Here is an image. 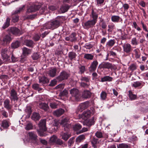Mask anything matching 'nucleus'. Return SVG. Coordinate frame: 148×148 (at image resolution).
I'll return each mask as SVG.
<instances>
[{"mask_svg":"<svg viewBox=\"0 0 148 148\" xmlns=\"http://www.w3.org/2000/svg\"><path fill=\"white\" fill-rule=\"evenodd\" d=\"M60 21L57 20L46 23L43 26L44 29L53 30L58 27L60 25Z\"/></svg>","mask_w":148,"mask_h":148,"instance_id":"f257e3e1","label":"nucleus"},{"mask_svg":"<svg viewBox=\"0 0 148 148\" xmlns=\"http://www.w3.org/2000/svg\"><path fill=\"white\" fill-rule=\"evenodd\" d=\"M39 129L37 130V131L40 136H44L43 132L46 131L47 128L46 126V120H41L39 124Z\"/></svg>","mask_w":148,"mask_h":148,"instance_id":"f03ea898","label":"nucleus"},{"mask_svg":"<svg viewBox=\"0 0 148 148\" xmlns=\"http://www.w3.org/2000/svg\"><path fill=\"white\" fill-rule=\"evenodd\" d=\"M8 52L7 48L2 49L1 55L2 60H1V64L5 63L10 59V57L8 54Z\"/></svg>","mask_w":148,"mask_h":148,"instance_id":"7ed1b4c3","label":"nucleus"},{"mask_svg":"<svg viewBox=\"0 0 148 148\" xmlns=\"http://www.w3.org/2000/svg\"><path fill=\"white\" fill-rule=\"evenodd\" d=\"M23 53L21 58L20 61L21 62H24L26 60V56L30 54L32 52L31 49L24 47L22 49Z\"/></svg>","mask_w":148,"mask_h":148,"instance_id":"20e7f679","label":"nucleus"},{"mask_svg":"<svg viewBox=\"0 0 148 148\" xmlns=\"http://www.w3.org/2000/svg\"><path fill=\"white\" fill-rule=\"evenodd\" d=\"M69 74L64 71H62L59 76L56 77L57 80L60 82L63 80L67 79L69 77Z\"/></svg>","mask_w":148,"mask_h":148,"instance_id":"39448f33","label":"nucleus"},{"mask_svg":"<svg viewBox=\"0 0 148 148\" xmlns=\"http://www.w3.org/2000/svg\"><path fill=\"white\" fill-rule=\"evenodd\" d=\"M69 119L67 118H65L61 121L60 124L64 127V130L66 131H68L69 128L71 127V124L69 123Z\"/></svg>","mask_w":148,"mask_h":148,"instance_id":"423d86ee","label":"nucleus"},{"mask_svg":"<svg viewBox=\"0 0 148 148\" xmlns=\"http://www.w3.org/2000/svg\"><path fill=\"white\" fill-rule=\"evenodd\" d=\"M97 22L92 19L89 20L83 23L82 26L84 29H88L90 28H92L95 25Z\"/></svg>","mask_w":148,"mask_h":148,"instance_id":"0eeeda50","label":"nucleus"},{"mask_svg":"<svg viewBox=\"0 0 148 148\" xmlns=\"http://www.w3.org/2000/svg\"><path fill=\"white\" fill-rule=\"evenodd\" d=\"M69 91L72 96L75 97L76 100L78 101L79 100V92L78 90L76 88H73L71 89Z\"/></svg>","mask_w":148,"mask_h":148,"instance_id":"6e6552de","label":"nucleus"},{"mask_svg":"<svg viewBox=\"0 0 148 148\" xmlns=\"http://www.w3.org/2000/svg\"><path fill=\"white\" fill-rule=\"evenodd\" d=\"M39 108L43 110L45 112L47 113H51L52 110L49 108L48 104L45 103L41 102L39 103L38 105Z\"/></svg>","mask_w":148,"mask_h":148,"instance_id":"1a4fd4ad","label":"nucleus"},{"mask_svg":"<svg viewBox=\"0 0 148 148\" xmlns=\"http://www.w3.org/2000/svg\"><path fill=\"white\" fill-rule=\"evenodd\" d=\"M8 33H11L15 35H20L21 34L20 30L18 28L14 27H10L7 30Z\"/></svg>","mask_w":148,"mask_h":148,"instance_id":"9d476101","label":"nucleus"},{"mask_svg":"<svg viewBox=\"0 0 148 148\" xmlns=\"http://www.w3.org/2000/svg\"><path fill=\"white\" fill-rule=\"evenodd\" d=\"M28 135L30 139L32 140V142L36 145L38 144V136L34 132H29Z\"/></svg>","mask_w":148,"mask_h":148,"instance_id":"9b49d317","label":"nucleus"},{"mask_svg":"<svg viewBox=\"0 0 148 148\" xmlns=\"http://www.w3.org/2000/svg\"><path fill=\"white\" fill-rule=\"evenodd\" d=\"M88 102H86L83 103H81L77 109L76 113L77 114L79 112H81L83 110L87 108L88 107Z\"/></svg>","mask_w":148,"mask_h":148,"instance_id":"f8f14e48","label":"nucleus"},{"mask_svg":"<svg viewBox=\"0 0 148 148\" xmlns=\"http://www.w3.org/2000/svg\"><path fill=\"white\" fill-rule=\"evenodd\" d=\"M114 67V66L112 64L108 62H103L100 64L99 66V68L100 69H112Z\"/></svg>","mask_w":148,"mask_h":148,"instance_id":"ddd939ff","label":"nucleus"},{"mask_svg":"<svg viewBox=\"0 0 148 148\" xmlns=\"http://www.w3.org/2000/svg\"><path fill=\"white\" fill-rule=\"evenodd\" d=\"M10 98L11 101H17L18 100L17 93L14 89H12L10 92Z\"/></svg>","mask_w":148,"mask_h":148,"instance_id":"4468645a","label":"nucleus"},{"mask_svg":"<svg viewBox=\"0 0 148 148\" xmlns=\"http://www.w3.org/2000/svg\"><path fill=\"white\" fill-rule=\"evenodd\" d=\"M123 47L124 52L127 54H130L133 50L131 45L128 43L124 44Z\"/></svg>","mask_w":148,"mask_h":148,"instance_id":"2eb2a0df","label":"nucleus"},{"mask_svg":"<svg viewBox=\"0 0 148 148\" xmlns=\"http://www.w3.org/2000/svg\"><path fill=\"white\" fill-rule=\"evenodd\" d=\"M76 34L75 32L71 33L69 36L65 38V40L66 41H70L71 42H75L77 40V38L76 37Z\"/></svg>","mask_w":148,"mask_h":148,"instance_id":"dca6fc26","label":"nucleus"},{"mask_svg":"<svg viewBox=\"0 0 148 148\" xmlns=\"http://www.w3.org/2000/svg\"><path fill=\"white\" fill-rule=\"evenodd\" d=\"M98 62L97 60L93 61L91 63L90 67L89 68V71L92 72L96 70L97 66L98 65Z\"/></svg>","mask_w":148,"mask_h":148,"instance_id":"f3484780","label":"nucleus"},{"mask_svg":"<svg viewBox=\"0 0 148 148\" xmlns=\"http://www.w3.org/2000/svg\"><path fill=\"white\" fill-rule=\"evenodd\" d=\"M91 112L90 111H87L84 112L81 115H79V118H82L86 120L89 118L90 116Z\"/></svg>","mask_w":148,"mask_h":148,"instance_id":"a211bd4d","label":"nucleus"},{"mask_svg":"<svg viewBox=\"0 0 148 148\" xmlns=\"http://www.w3.org/2000/svg\"><path fill=\"white\" fill-rule=\"evenodd\" d=\"M91 94L92 93L90 91L85 90L83 92L82 97L83 98L85 99L89 98L90 97Z\"/></svg>","mask_w":148,"mask_h":148,"instance_id":"6ab92c4d","label":"nucleus"},{"mask_svg":"<svg viewBox=\"0 0 148 148\" xmlns=\"http://www.w3.org/2000/svg\"><path fill=\"white\" fill-rule=\"evenodd\" d=\"M38 79L39 83H41L42 85L47 84L49 82V79L45 76L39 77Z\"/></svg>","mask_w":148,"mask_h":148,"instance_id":"aec40b11","label":"nucleus"},{"mask_svg":"<svg viewBox=\"0 0 148 148\" xmlns=\"http://www.w3.org/2000/svg\"><path fill=\"white\" fill-rule=\"evenodd\" d=\"M64 112L65 111L63 109L60 108L55 111L53 114L54 115L57 117H59L63 114Z\"/></svg>","mask_w":148,"mask_h":148,"instance_id":"412c9836","label":"nucleus"},{"mask_svg":"<svg viewBox=\"0 0 148 148\" xmlns=\"http://www.w3.org/2000/svg\"><path fill=\"white\" fill-rule=\"evenodd\" d=\"M57 69L56 68L51 69L48 72V75L51 77H54L57 75Z\"/></svg>","mask_w":148,"mask_h":148,"instance_id":"4be33fe9","label":"nucleus"},{"mask_svg":"<svg viewBox=\"0 0 148 148\" xmlns=\"http://www.w3.org/2000/svg\"><path fill=\"white\" fill-rule=\"evenodd\" d=\"M61 138L65 141H66L71 136V134L68 132L62 133L61 135Z\"/></svg>","mask_w":148,"mask_h":148,"instance_id":"5701e85b","label":"nucleus"},{"mask_svg":"<svg viewBox=\"0 0 148 148\" xmlns=\"http://www.w3.org/2000/svg\"><path fill=\"white\" fill-rule=\"evenodd\" d=\"M21 45V42L18 40L14 42L11 44V47L13 49H16L18 48Z\"/></svg>","mask_w":148,"mask_h":148,"instance_id":"b1692460","label":"nucleus"},{"mask_svg":"<svg viewBox=\"0 0 148 148\" xmlns=\"http://www.w3.org/2000/svg\"><path fill=\"white\" fill-rule=\"evenodd\" d=\"M76 56V53L73 51L70 52L68 53V58L71 61H72L73 60H75Z\"/></svg>","mask_w":148,"mask_h":148,"instance_id":"393cba45","label":"nucleus"},{"mask_svg":"<svg viewBox=\"0 0 148 148\" xmlns=\"http://www.w3.org/2000/svg\"><path fill=\"white\" fill-rule=\"evenodd\" d=\"M90 16L92 18L93 20L97 22L98 14L93 9H92L91 15Z\"/></svg>","mask_w":148,"mask_h":148,"instance_id":"a878e982","label":"nucleus"},{"mask_svg":"<svg viewBox=\"0 0 148 148\" xmlns=\"http://www.w3.org/2000/svg\"><path fill=\"white\" fill-rule=\"evenodd\" d=\"M91 143L92 146L94 148H96L97 145L99 143L98 139L95 137H93L91 140Z\"/></svg>","mask_w":148,"mask_h":148,"instance_id":"bb28decb","label":"nucleus"},{"mask_svg":"<svg viewBox=\"0 0 148 148\" xmlns=\"http://www.w3.org/2000/svg\"><path fill=\"white\" fill-rule=\"evenodd\" d=\"M24 42L27 46L30 47H33L34 42L32 40L26 39L24 40Z\"/></svg>","mask_w":148,"mask_h":148,"instance_id":"cd10ccee","label":"nucleus"},{"mask_svg":"<svg viewBox=\"0 0 148 148\" xmlns=\"http://www.w3.org/2000/svg\"><path fill=\"white\" fill-rule=\"evenodd\" d=\"M94 58V56L92 54L84 53V58L88 60H92Z\"/></svg>","mask_w":148,"mask_h":148,"instance_id":"c85d7f7f","label":"nucleus"},{"mask_svg":"<svg viewBox=\"0 0 148 148\" xmlns=\"http://www.w3.org/2000/svg\"><path fill=\"white\" fill-rule=\"evenodd\" d=\"M10 102V101L8 99H6L4 102V107L8 110L10 109L12 107Z\"/></svg>","mask_w":148,"mask_h":148,"instance_id":"c756f323","label":"nucleus"},{"mask_svg":"<svg viewBox=\"0 0 148 148\" xmlns=\"http://www.w3.org/2000/svg\"><path fill=\"white\" fill-rule=\"evenodd\" d=\"M10 19L9 17L7 18L6 22L2 27L3 29H5L8 27L10 25Z\"/></svg>","mask_w":148,"mask_h":148,"instance_id":"7c9ffc66","label":"nucleus"},{"mask_svg":"<svg viewBox=\"0 0 148 148\" xmlns=\"http://www.w3.org/2000/svg\"><path fill=\"white\" fill-rule=\"evenodd\" d=\"M40 118V116L39 114L37 113H33L32 116V119L34 121L38 120Z\"/></svg>","mask_w":148,"mask_h":148,"instance_id":"2f4dec72","label":"nucleus"},{"mask_svg":"<svg viewBox=\"0 0 148 148\" xmlns=\"http://www.w3.org/2000/svg\"><path fill=\"white\" fill-rule=\"evenodd\" d=\"M32 87L34 89L38 90V91H41L42 90V88L40 87L39 84L37 83L33 84L32 85Z\"/></svg>","mask_w":148,"mask_h":148,"instance_id":"473e14b6","label":"nucleus"},{"mask_svg":"<svg viewBox=\"0 0 148 148\" xmlns=\"http://www.w3.org/2000/svg\"><path fill=\"white\" fill-rule=\"evenodd\" d=\"M94 117L92 118L91 119L88 120V121H86L85 122L86 125L88 127H90L94 124L95 121H94Z\"/></svg>","mask_w":148,"mask_h":148,"instance_id":"72a5a7b5","label":"nucleus"},{"mask_svg":"<svg viewBox=\"0 0 148 148\" xmlns=\"http://www.w3.org/2000/svg\"><path fill=\"white\" fill-rule=\"evenodd\" d=\"M58 138L55 135H53L51 136L49 140V142L50 143H55Z\"/></svg>","mask_w":148,"mask_h":148,"instance_id":"f704fd0d","label":"nucleus"},{"mask_svg":"<svg viewBox=\"0 0 148 148\" xmlns=\"http://www.w3.org/2000/svg\"><path fill=\"white\" fill-rule=\"evenodd\" d=\"M16 14H14V13L12 14V21L14 23L17 22L19 20L18 15Z\"/></svg>","mask_w":148,"mask_h":148,"instance_id":"c9c22d12","label":"nucleus"},{"mask_svg":"<svg viewBox=\"0 0 148 148\" xmlns=\"http://www.w3.org/2000/svg\"><path fill=\"white\" fill-rule=\"evenodd\" d=\"M69 6L67 5L62 6L60 8V10L62 13H64L67 12L69 8Z\"/></svg>","mask_w":148,"mask_h":148,"instance_id":"e433bc0d","label":"nucleus"},{"mask_svg":"<svg viewBox=\"0 0 148 148\" xmlns=\"http://www.w3.org/2000/svg\"><path fill=\"white\" fill-rule=\"evenodd\" d=\"M120 17L118 16L114 15L111 17V20L112 21L114 22H118L120 19Z\"/></svg>","mask_w":148,"mask_h":148,"instance_id":"4c0bfd02","label":"nucleus"},{"mask_svg":"<svg viewBox=\"0 0 148 148\" xmlns=\"http://www.w3.org/2000/svg\"><path fill=\"white\" fill-rule=\"evenodd\" d=\"M112 79V77L109 76H106L101 78V81L102 82L111 81Z\"/></svg>","mask_w":148,"mask_h":148,"instance_id":"58836bf2","label":"nucleus"},{"mask_svg":"<svg viewBox=\"0 0 148 148\" xmlns=\"http://www.w3.org/2000/svg\"><path fill=\"white\" fill-rule=\"evenodd\" d=\"M1 126L4 129H7L9 126L8 122L6 120H5L2 121Z\"/></svg>","mask_w":148,"mask_h":148,"instance_id":"ea45409f","label":"nucleus"},{"mask_svg":"<svg viewBox=\"0 0 148 148\" xmlns=\"http://www.w3.org/2000/svg\"><path fill=\"white\" fill-rule=\"evenodd\" d=\"M25 5H23L22 7L17 9L14 12V14H17L19 13H20L21 12L23 11L25 9Z\"/></svg>","mask_w":148,"mask_h":148,"instance_id":"a19ab883","label":"nucleus"},{"mask_svg":"<svg viewBox=\"0 0 148 148\" xmlns=\"http://www.w3.org/2000/svg\"><path fill=\"white\" fill-rule=\"evenodd\" d=\"M85 138V135L82 134L79 135L76 138V141L77 142H80L81 141L84 139Z\"/></svg>","mask_w":148,"mask_h":148,"instance_id":"79ce46f5","label":"nucleus"},{"mask_svg":"<svg viewBox=\"0 0 148 148\" xmlns=\"http://www.w3.org/2000/svg\"><path fill=\"white\" fill-rule=\"evenodd\" d=\"M115 42L114 40H110L107 42L106 44V46L109 47H112L114 45Z\"/></svg>","mask_w":148,"mask_h":148,"instance_id":"37998d69","label":"nucleus"},{"mask_svg":"<svg viewBox=\"0 0 148 148\" xmlns=\"http://www.w3.org/2000/svg\"><path fill=\"white\" fill-rule=\"evenodd\" d=\"M140 50L139 49H136L134 50V52L135 53V56L136 58H139L140 56Z\"/></svg>","mask_w":148,"mask_h":148,"instance_id":"c03bdc74","label":"nucleus"},{"mask_svg":"<svg viewBox=\"0 0 148 148\" xmlns=\"http://www.w3.org/2000/svg\"><path fill=\"white\" fill-rule=\"evenodd\" d=\"M49 106L52 109H55L57 108L58 104L55 102H51L49 103Z\"/></svg>","mask_w":148,"mask_h":148,"instance_id":"a18cd8bd","label":"nucleus"},{"mask_svg":"<svg viewBox=\"0 0 148 148\" xmlns=\"http://www.w3.org/2000/svg\"><path fill=\"white\" fill-rule=\"evenodd\" d=\"M96 136L99 138H102L103 137L102 132L100 131H97L95 133Z\"/></svg>","mask_w":148,"mask_h":148,"instance_id":"49530a36","label":"nucleus"},{"mask_svg":"<svg viewBox=\"0 0 148 148\" xmlns=\"http://www.w3.org/2000/svg\"><path fill=\"white\" fill-rule=\"evenodd\" d=\"M25 111L27 113L28 115L29 116L32 112L31 107L27 106L25 109Z\"/></svg>","mask_w":148,"mask_h":148,"instance_id":"de8ad7c7","label":"nucleus"},{"mask_svg":"<svg viewBox=\"0 0 148 148\" xmlns=\"http://www.w3.org/2000/svg\"><path fill=\"white\" fill-rule=\"evenodd\" d=\"M58 81L56 79V78L55 79H54L51 80L50 82V84H49V86H53L57 84V82Z\"/></svg>","mask_w":148,"mask_h":148,"instance_id":"09e8293b","label":"nucleus"},{"mask_svg":"<svg viewBox=\"0 0 148 148\" xmlns=\"http://www.w3.org/2000/svg\"><path fill=\"white\" fill-rule=\"evenodd\" d=\"M79 72L81 74H82L86 71V68L85 66L80 65L79 67Z\"/></svg>","mask_w":148,"mask_h":148,"instance_id":"8fccbe9b","label":"nucleus"},{"mask_svg":"<svg viewBox=\"0 0 148 148\" xmlns=\"http://www.w3.org/2000/svg\"><path fill=\"white\" fill-rule=\"evenodd\" d=\"M5 40V42H6L7 43L10 42L12 40L11 36L8 35H6L3 39Z\"/></svg>","mask_w":148,"mask_h":148,"instance_id":"3c124183","label":"nucleus"},{"mask_svg":"<svg viewBox=\"0 0 148 148\" xmlns=\"http://www.w3.org/2000/svg\"><path fill=\"white\" fill-rule=\"evenodd\" d=\"M74 139L75 137H72L68 141V145L69 146L71 147L72 145L74 143Z\"/></svg>","mask_w":148,"mask_h":148,"instance_id":"603ef678","label":"nucleus"},{"mask_svg":"<svg viewBox=\"0 0 148 148\" xmlns=\"http://www.w3.org/2000/svg\"><path fill=\"white\" fill-rule=\"evenodd\" d=\"M40 57V55L38 53H34L32 56L34 60H37Z\"/></svg>","mask_w":148,"mask_h":148,"instance_id":"864d4df0","label":"nucleus"},{"mask_svg":"<svg viewBox=\"0 0 148 148\" xmlns=\"http://www.w3.org/2000/svg\"><path fill=\"white\" fill-rule=\"evenodd\" d=\"M107 94L106 92L103 91L101 94V99L102 100H105L106 98Z\"/></svg>","mask_w":148,"mask_h":148,"instance_id":"5fc2aeb1","label":"nucleus"},{"mask_svg":"<svg viewBox=\"0 0 148 148\" xmlns=\"http://www.w3.org/2000/svg\"><path fill=\"white\" fill-rule=\"evenodd\" d=\"M82 127V126L79 124H75L73 127L74 130L76 131L80 129Z\"/></svg>","mask_w":148,"mask_h":148,"instance_id":"6e6d98bb","label":"nucleus"},{"mask_svg":"<svg viewBox=\"0 0 148 148\" xmlns=\"http://www.w3.org/2000/svg\"><path fill=\"white\" fill-rule=\"evenodd\" d=\"M33 128L32 125L31 123H29L27 124L26 127H25V129L27 130H29L32 129Z\"/></svg>","mask_w":148,"mask_h":148,"instance_id":"4d7b16f0","label":"nucleus"},{"mask_svg":"<svg viewBox=\"0 0 148 148\" xmlns=\"http://www.w3.org/2000/svg\"><path fill=\"white\" fill-rule=\"evenodd\" d=\"M129 147L127 144L124 143L120 144L118 148H129Z\"/></svg>","mask_w":148,"mask_h":148,"instance_id":"13d9d810","label":"nucleus"},{"mask_svg":"<svg viewBox=\"0 0 148 148\" xmlns=\"http://www.w3.org/2000/svg\"><path fill=\"white\" fill-rule=\"evenodd\" d=\"M55 144L58 145H61L63 144V142L61 139L57 138Z\"/></svg>","mask_w":148,"mask_h":148,"instance_id":"bf43d9fd","label":"nucleus"},{"mask_svg":"<svg viewBox=\"0 0 148 148\" xmlns=\"http://www.w3.org/2000/svg\"><path fill=\"white\" fill-rule=\"evenodd\" d=\"M35 11V9H34V5H33L31 6L29 8L27 9V12H31Z\"/></svg>","mask_w":148,"mask_h":148,"instance_id":"052dcab7","label":"nucleus"},{"mask_svg":"<svg viewBox=\"0 0 148 148\" xmlns=\"http://www.w3.org/2000/svg\"><path fill=\"white\" fill-rule=\"evenodd\" d=\"M68 94V92L66 90L64 89L62 92H60L59 94V96H66Z\"/></svg>","mask_w":148,"mask_h":148,"instance_id":"680f3d73","label":"nucleus"},{"mask_svg":"<svg viewBox=\"0 0 148 148\" xmlns=\"http://www.w3.org/2000/svg\"><path fill=\"white\" fill-rule=\"evenodd\" d=\"M136 65L134 64H132L129 68V69L132 71L136 69Z\"/></svg>","mask_w":148,"mask_h":148,"instance_id":"e2e57ef3","label":"nucleus"},{"mask_svg":"<svg viewBox=\"0 0 148 148\" xmlns=\"http://www.w3.org/2000/svg\"><path fill=\"white\" fill-rule=\"evenodd\" d=\"M80 85L82 87L85 88H87L90 85V84L89 83H86L84 82H82L81 83Z\"/></svg>","mask_w":148,"mask_h":148,"instance_id":"0e129e2a","label":"nucleus"},{"mask_svg":"<svg viewBox=\"0 0 148 148\" xmlns=\"http://www.w3.org/2000/svg\"><path fill=\"white\" fill-rule=\"evenodd\" d=\"M131 44L133 45H137L138 44V43L136 40V38L135 37L133 38L132 39Z\"/></svg>","mask_w":148,"mask_h":148,"instance_id":"69168bd1","label":"nucleus"},{"mask_svg":"<svg viewBox=\"0 0 148 148\" xmlns=\"http://www.w3.org/2000/svg\"><path fill=\"white\" fill-rule=\"evenodd\" d=\"M129 96L131 100H134L136 98V95L133 94L132 93L130 92Z\"/></svg>","mask_w":148,"mask_h":148,"instance_id":"338daca9","label":"nucleus"},{"mask_svg":"<svg viewBox=\"0 0 148 148\" xmlns=\"http://www.w3.org/2000/svg\"><path fill=\"white\" fill-rule=\"evenodd\" d=\"M141 83L139 82H134L132 86L135 87H137L141 86Z\"/></svg>","mask_w":148,"mask_h":148,"instance_id":"774afa93","label":"nucleus"}]
</instances>
